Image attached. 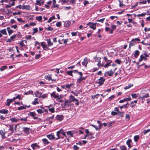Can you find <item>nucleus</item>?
Returning <instances> with one entry per match:
<instances>
[{"instance_id": "obj_58", "label": "nucleus", "mask_w": 150, "mask_h": 150, "mask_svg": "<svg viewBox=\"0 0 150 150\" xmlns=\"http://www.w3.org/2000/svg\"><path fill=\"white\" fill-rule=\"evenodd\" d=\"M115 62L119 64H120L121 62V61L119 59H117L116 60Z\"/></svg>"}, {"instance_id": "obj_29", "label": "nucleus", "mask_w": 150, "mask_h": 150, "mask_svg": "<svg viewBox=\"0 0 150 150\" xmlns=\"http://www.w3.org/2000/svg\"><path fill=\"white\" fill-rule=\"evenodd\" d=\"M139 50H137L135 51L134 54V56L135 57L137 58L139 54Z\"/></svg>"}, {"instance_id": "obj_23", "label": "nucleus", "mask_w": 150, "mask_h": 150, "mask_svg": "<svg viewBox=\"0 0 150 150\" xmlns=\"http://www.w3.org/2000/svg\"><path fill=\"white\" fill-rule=\"evenodd\" d=\"M131 142V139H129L126 142V144L128 146L129 148H130L132 146L130 144Z\"/></svg>"}, {"instance_id": "obj_37", "label": "nucleus", "mask_w": 150, "mask_h": 150, "mask_svg": "<svg viewBox=\"0 0 150 150\" xmlns=\"http://www.w3.org/2000/svg\"><path fill=\"white\" fill-rule=\"evenodd\" d=\"M106 73H107L109 76H111L113 75V72L111 70L109 71H107L106 72Z\"/></svg>"}, {"instance_id": "obj_31", "label": "nucleus", "mask_w": 150, "mask_h": 150, "mask_svg": "<svg viewBox=\"0 0 150 150\" xmlns=\"http://www.w3.org/2000/svg\"><path fill=\"white\" fill-rule=\"evenodd\" d=\"M8 112V110L6 109H2L0 110V113L3 114H7Z\"/></svg>"}, {"instance_id": "obj_12", "label": "nucleus", "mask_w": 150, "mask_h": 150, "mask_svg": "<svg viewBox=\"0 0 150 150\" xmlns=\"http://www.w3.org/2000/svg\"><path fill=\"white\" fill-rule=\"evenodd\" d=\"M30 130V128L27 127H23V131L27 135H28L29 134Z\"/></svg>"}, {"instance_id": "obj_6", "label": "nucleus", "mask_w": 150, "mask_h": 150, "mask_svg": "<svg viewBox=\"0 0 150 150\" xmlns=\"http://www.w3.org/2000/svg\"><path fill=\"white\" fill-rule=\"evenodd\" d=\"M31 146L33 150H35L36 149H39L40 146L37 144V143H35L31 145Z\"/></svg>"}, {"instance_id": "obj_44", "label": "nucleus", "mask_w": 150, "mask_h": 150, "mask_svg": "<svg viewBox=\"0 0 150 150\" xmlns=\"http://www.w3.org/2000/svg\"><path fill=\"white\" fill-rule=\"evenodd\" d=\"M120 149L121 150H127L126 147L125 145H122L120 147Z\"/></svg>"}, {"instance_id": "obj_22", "label": "nucleus", "mask_w": 150, "mask_h": 150, "mask_svg": "<svg viewBox=\"0 0 150 150\" xmlns=\"http://www.w3.org/2000/svg\"><path fill=\"white\" fill-rule=\"evenodd\" d=\"M112 62V61L110 60H108L107 61V63H106L104 65V67L105 68H106L108 66L111 65L110 64Z\"/></svg>"}, {"instance_id": "obj_18", "label": "nucleus", "mask_w": 150, "mask_h": 150, "mask_svg": "<svg viewBox=\"0 0 150 150\" xmlns=\"http://www.w3.org/2000/svg\"><path fill=\"white\" fill-rule=\"evenodd\" d=\"M57 119L59 121H61L64 118V116L62 115H57L56 117Z\"/></svg>"}, {"instance_id": "obj_43", "label": "nucleus", "mask_w": 150, "mask_h": 150, "mask_svg": "<svg viewBox=\"0 0 150 150\" xmlns=\"http://www.w3.org/2000/svg\"><path fill=\"white\" fill-rule=\"evenodd\" d=\"M72 71H66V73L67 74L69 75L73 76Z\"/></svg>"}, {"instance_id": "obj_20", "label": "nucleus", "mask_w": 150, "mask_h": 150, "mask_svg": "<svg viewBox=\"0 0 150 150\" xmlns=\"http://www.w3.org/2000/svg\"><path fill=\"white\" fill-rule=\"evenodd\" d=\"M42 141L43 143L45 145L48 144L50 143L48 140L46 138L42 139Z\"/></svg>"}, {"instance_id": "obj_51", "label": "nucleus", "mask_w": 150, "mask_h": 150, "mask_svg": "<svg viewBox=\"0 0 150 150\" xmlns=\"http://www.w3.org/2000/svg\"><path fill=\"white\" fill-rule=\"evenodd\" d=\"M150 132V129H148L147 130H144V134H146L147 133Z\"/></svg>"}, {"instance_id": "obj_28", "label": "nucleus", "mask_w": 150, "mask_h": 150, "mask_svg": "<svg viewBox=\"0 0 150 150\" xmlns=\"http://www.w3.org/2000/svg\"><path fill=\"white\" fill-rule=\"evenodd\" d=\"M48 46H51L53 45V43L51 41L50 39L46 40Z\"/></svg>"}, {"instance_id": "obj_11", "label": "nucleus", "mask_w": 150, "mask_h": 150, "mask_svg": "<svg viewBox=\"0 0 150 150\" xmlns=\"http://www.w3.org/2000/svg\"><path fill=\"white\" fill-rule=\"evenodd\" d=\"M45 78L47 80L49 81L51 80L52 82L56 81V79H52V78L51 75L49 74L45 76Z\"/></svg>"}, {"instance_id": "obj_25", "label": "nucleus", "mask_w": 150, "mask_h": 150, "mask_svg": "<svg viewBox=\"0 0 150 150\" xmlns=\"http://www.w3.org/2000/svg\"><path fill=\"white\" fill-rule=\"evenodd\" d=\"M13 101V100L12 99H8L7 100V103L6 104V105L7 106H8L10 105V104Z\"/></svg>"}, {"instance_id": "obj_46", "label": "nucleus", "mask_w": 150, "mask_h": 150, "mask_svg": "<svg viewBox=\"0 0 150 150\" xmlns=\"http://www.w3.org/2000/svg\"><path fill=\"white\" fill-rule=\"evenodd\" d=\"M139 138V137L138 135H136L134 136V139L135 142H137Z\"/></svg>"}, {"instance_id": "obj_4", "label": "nucleus", "mask_w": 150, "mask_h": 150, "mask_svg": "<svg viewBox=\"0 0 150 150\" xmlns=\"http://www.w3.org/2000/svg\"><path fill=\"white\" fill-rule=\"evenodd\" d=\"M97 23H93L92 22H89L87 24V25L89 26V27L93 29V30H95L96 28V25Z\"/></svg>"}, {"instance_id": "obj_34", "label": "nucleus", "mask_w": 150, "mask_h": 150, "mask_svg": "<svg viewBox=\"0 0 150 150\" xmlns=\"http://www.w3.org/2000/svg\"><path fill=\"white\" fill-rule=\"evenodd\" d=\"M39 103L38 99L37 98H35L34 99V101L32 102L33 104L36 105Z\"/></svg>"}, {"instance_id": "obj_24", "label": "nucleus", "mask_w": 150, "mask_h": 150, "mask_svg": "<svg viewBox=\"0 0 150 150\" xmlns=\"http://www.w3.org/2000/svg\"><path fill=\"white\" fill-rule=\"evenodd\" d=\"M116 28V26L115 25H113L112 26V29L110 30V33L112 34L113 33V31Z\"/></svg>"}, {"instance_id": "obj_9", "label": "nucleus", "mask_w": 150, "mask_h": 150, "mask_svg": "<svg viewBox=\"0 0 150 150\" xmlns=\"http://www.w3.org/2000/svg\"><path fill=\"white\" fill-rule=\"evenodd\" d=\"M6 132L5 131L4 129L3 130H0V134L1 135L2 139H5L6 138V137L5 136Z\"/></svg>"}, {"instance_id": "obj_26", "label": "nucleus", "mask_w": 150, "mask_h": 150, "mask_svg": "<svg viewBox=\"0 0 150 150\" xmlns=\"http://www.w3.org/2000/svg\"><path fill=\"white\" fill-rule=\"evenodd\" d=\"M7 29L8 33V35H10L13 33V30L11 29L9 27H7Z\"/></svg>"}, {"instance_id": "obj_27", "label": "nucleus", "mask_w": 150, "mask_h": 150, "mask_svg": "<svg viewBox=\"0 0 150 150\" xmlns=\"http://www.w3.org/2000/svg\"><path fill=\"white\" fill-rule=\"evenodd\" d=\"M0 33L4 35H7V33L5 29L0 30Z\"/></svg>"}, {"instance_id": "obj_3", "label": "nucleus", "mask_w": 150, "mask_h": 150, "mask_svg": "<svg viewBox=\"0 0 150 150\" xmlns=\"http://www.w3.org/2000/svg\"><path fill=\"white\" fill-rule=\"evenodd\" d=\"M79 74L80 75L79 78L77 79V81L78 83H80L82 81L85 80L86 78L82 76L83 74L81 72H79Z\"/></svg>"}, {"instance_id": "obj_52", "label": "nucleus", "mask_w": 150, "mask_h": 150, "mask_svg": "<svg viewBox=\"0 0 150 150\" xmlns=\"http://www.w3.org/2000/svg\"><path fill=\"white\" fill-rule=\"evenodd\" d=\"M53 28L51 27V26H49V27H48L47 28H46V29H45V30H47L48 31H49V30H53Z\"/></svg>"}, {"instance_id": "obj_61", "label": "nucleus", "mask_w": 150, "mask_h": 150, "mask_svg": "<svg viewBox=\"0 0 150 150\" xmlns=\"http://www.w3.org/2000/svg\"><path fill=\"white\" fill-rule=\"evenodd\" d=\"M23 42V40H22L19 42V44L22 46H25L26 45L24 44Z\"/></svg>"}, {"instance_id": "obj_45", "label": "nucleus", "mask_w": 150, "mask_h": 150, "mask_svg": "<svg viewBox=\"0 0 150 150\" xmlns=\"http://www.w3.org/2000/svg\"><path fill=\"white\" fill-rule=\"evenodd\" d=\"M73 85V84L71 83L70 84H67L65 86V87L68 89H70L71 87Z\"/></svg>"}, {"instance_id": "obj_59", "label": "nucleus", "mask_w": 150, "mask_h": 150, "mask_svg": "<svg viewBox=\"0 0 150 150\" xmlns=\"http://www.w3.org/2000/svg\"><path fill=\"white\" fill-rule=\"evenodd\" d=\"M41 55L40 54H38L36 55L35 57V59H38L41 57Z\"/></svg>"}, {"instance_id": "obj_13", "label": "nucleus", "mask_w": 150, "mask_h": 150, "mask_svg": "<svg viewBox=\"0 0 150 150\" xmlns=\"http://www.w3.org/2000/svg\"><path fill=\"white\" fill-rule=\"evenodd\" d=\"M46 136L50 140H52L55 139L54 135L52 133L47 135Z\"/></svg>"}, {"instance_id": "obj_32", "label": "nucleus", "mask_w": 150, "mask_h": 150, "mask_svg": "<svg viewBox=\"0 0 150 150\" xmlns=\"http://www.w3.org/2000/svg\"><path fill=\"white\" fill-rule=\"evenodd\" d=\"M18 119H17L15 117H12L10 119V120L12 122H17L18 121Z\"/></svg>"}, {"instance_id": "obj_2", "label": "nucleus", "mask_w": 150, "mask_h": 150, "mask_svg": "<svg viewBox=\"0 0 150 150\" xmlns=\"http://www.w3.org/2000/svg\"><path fill=\"white\" fill-rule=\"evenodd\" d=\"M62 130H63L62 129H61L60 130L58 131L57 132L56 135L58 137L55 139L56 140H58L61 138V137H60V134H62L65 137H66V136L65 134V132H62Z\"/></svg>"}, {"instance_id": "obj_8", "label": "nucleus", "mask_w": 150, "mask_h": 150, "mask_svg": "<svg viewBox=\"0 0 150 150\" xmlns=\"http://www.w3.org/2000/svg\"><path fill=\"white\" fill-rule=\"evenodd\" d=\"M41 46L42 47L43 50H47L50 49L46 45V43L45 42H41Z\"/></svg>"}, {"instance_id": "obj_64", "label": "nucleus", "mask_w": 150, "mask_h": 150, "mask_svg": "<svg viewBox=\"0 0 150 150\" xmlns=\"http://www.w3.org/2000/svg\"><path fill=\"white\" fill-rule=\"evenodd\" d=\"M74 150H78L79 147L76 145H74L73 146Z\"/></svg>"}, {"instance_id": "obj_47", "label": "nucleus", "mask_w": 150, "mask_h": 150, "mask_svg": "<svg viewBox=\"0 0 150 150\" xmlns=\"http://www.w3.org/2000/svg\"><path fill=\"white\" fill-rule=\"evenodd\" d=\"M9 129H8L9 131H11V132H13V125H9Z\"/></svg>"}, {"instance_id": "obj_49", "label": "nucleus", "mask_w": 150, "mask_h": 150, "mask_svg": "<svg viewBox=\"0 0 150 150\" xmlns=\"http://www.w3.org/2000/svg\"><path fill=\"white\" fill-rule=\"evenodd\" d=\"M33 34H34L37 33L38 31V29L37 28H35L33 29Z\"/></svg>"}, {"instance_id": "obj_50", "label": "nucleus", "mask_w": 150, "mask_h": 150, "mask_svg": "<svg viewBox=\"0 0 150 150\" xmlns=\"http://www.w3.org/2000/svg\"><path fill=\"white\" fill-rule=\"evenodd\" d=\"M48 110L49 111L52 113L54 112V108H49Z\"/></svg>"}, {"instance_id": "obj_56", "label": "nucleus", "mask_w": 150, "mask_h": 150, "mask_svg": "<svg viewBox=\"0 0 150 150\" xmlns=\"http://www.w3.org/2000/svg\"><path fill=\"white\" fill-rule=\"evenodd\" d=\"M118 114V112H116L115 111H112L111 112V114L113 115V116H115L116 115H117Z\"/></svg>"}, {"instance_id": "obj_5", "label": "nucleus", "mask_w": 150, "mask_h": 150, "mask_svg": "<svg viewBox=\"0 0 150 150\" xmlns=\"http://www.w3.org/2000/svg\"><path fill=\"white\" fill-rule=\"evenodd\" d=\"M105 81V79L103 77H100L99 79L97 80V83H98L99 86H100L102 85L104 83Z\"/></svg>"}, {"instance_id": "obj_7", "label": "nucleus", "mask_w": 150, "mask_h": 150, "mask_svg": "<svg viewBox=\"0 0 150 150\" xmlns=\"http://www.w3.org/2000/svg\"><path fill=\"white\" fill-rule=\"evenodd\" d=\"M35 5L42 6L44 3V0H37L36 1Z\"/></svg>"}, {"instance_id": "obj_41", "label": "nucleus", "mask_w": 150, "mask_h": 150, "mask_svg": "<svg viewBox=\"0 0 150 150\" xmlns=\"http://www.w3.org/2000/svg\"><path fill=\"white\" fill-rule=\"evenodd\" d=\"M143 59H145L146 58H144V55H143L142 54L141 55V56H140V57L139 60V62H141L142 61V60H143Z\"/></svg>"}, {"instance_id": "obj_19", "label": "nucleus", "mask_w": 150, "mask_h": 150, "mask_svg": "<svg viewBox=\"0 0 150 150\" xmlns=\"http://www.w3.org/2000/svg\"><path fill=\"white\" fill-rule=\"evenodd\" d=\"M72 102V101L70 100H69L65 101L64 103L63 104L64 105V107H66V106H68L70 105V104Z\"/></svg>"}, {"instance_id": "obj_36", "label": "nucleus", "mask_w": 150, "mask_h": 150, "mask_svg": "<svg viewBox=\"0 0 150 150\" xmlns=\"http://www.w3.org/2000/svg\"><path fill=\"white\" fill-rule=\"evenodd\" d=\"M133 86V85L130 83H129L128 84V85L127 86H125L124 89L125 90L127 89H129V88L131 87L132 86Z\"/></svg>"}, {"instance_id": "obj_1", "label": "nucleus", "mask_w": 150, "mask_h": 150, "mask_svg": "<svg viewBox=\"0 0 150 150\" xmlns=\"http://www.w3.org/2000/svg\"><path fill=\"white\" fill-rule=\"evenodd\" d=\"M50 95L52 97H53L54 98L57 99V100L61 98L62 96L61 95L59 96L58 93H56L55 91H54L51 93Z\"/></svg>"}, {"instance_id": "obj_10", "label": "nucleus", "mask_w": 150, "mask_h": 150, "mask_svg": "<svg viewBox=\"0 0 150 150\" xmlns=\"http://www.w3.org/2000/svg\"><path fill=\"white\" fill-rule=\"evenodd\" d=\"M28 115L33 117L34 119H37L38 118V117L35 116L37 115L35 112H30L28 114Z\"/></svg>"}, {"instance_id": "obj_57", "label": "nucleus", "mask_w": 150, "mask_h": 150, "mask_svg": "<svg viewBox=\"0 0 150 150\" xmlns=\"http://www.w3.org/2000/svg\"><path fill=\"white\" fill-rule=\"evenodd\" d=\"M37 111L38 113L41 114L43 112V111L41 109H38Z\"/></svg>"}, {"instance_id": "obj_42", "label": "nucleus", "mask_w": 150, "mask_h": 150, "mask_svg": "<svg viewBox=\"0 0 150 150\" xmlns=\"http://www.w3.org/2000/svg\"><path fill=\"white\" fill-rule=\"evenodd\" d=\"M42 17L41 16H37L36 17V20L40 22L42 21Z\"/></svg>"}, {"instance_id": "obj_54", "label": "nucleus", "mask_w": 150, "mask_h": 150, "mask_svg": "<svg viewBox=\"0 0 150 150\" xmlns=\"http://www.w3.org/2000/svg\"><path fill=\"white\" fill-rule=\"evenodd\" d=\"M61 25H62V23H61V22H60V21L57 22L56 24V26L58 27L61 26Z\"/></svg>"}, {"instance_id": "obj_17", "label": "nucleus", "mask_w": 150, "mask_h": 150, "mask_svg": "<svg viewBox=\"0 0 150 150\" xmlns=\"http://www.w3.org/2000/svg\"><path fill=\"white\" fill-rule=\"evenodd\" d=\"M88 63L87 59V57H86L83 59V61L82 62V65L86 67H87V64Z\"/></svg>"}, {"instance_id": "obj_60", "label": "nucleus", "mask_w": 150, "mask_h": 150, "mask_svg": "<svg viewBox=\"0 0 150 150\" xmlns=\"http://www.w3.org/2000/svg\"><path fill=\"white\" fill-rule=\"evenodd\" d=\"M33 92L32 91H28V92H25V95H28V94H33Z\"/></svg>"}, {"instance_id": "obj_15", "label": "nucleus", "mask_w": 150, "mask_h": 150, "mask_svg": "<svg viewBox=\"0 0 150 150\" xmlns=\"http://www.w3.org/2000/svg\"><path fill=\"white\" fill-rule=\"evenodd\" d=\"M67 135L69 136L70 137H73V134H75V132L74 131H68L67 132Z\"/></svg>"}, {"instance_id": "obj_40", "label": "nucleus", "mask_w": 150, "mask_h": 150, "mask_svg": "<svg viewBox=\"0 0 150 150\" xmlns=\"http://www.w3.org/2000/svg\"><path fill=\"white\" fill-rule=\"evenodd\" d=\"M7 69V66H3L1 67L0 68V69L1 71H3L5 69Z\"/></svg>"}, {"instance_id": "obj_55", "label": "nucleus", "mask_w": 150, "mask_h": 150, "mask_svg": "<svg viewBox=\"0 0 150 150\" xmlns=\"http://www.w3.org/2000/svg\"><path fill=\"white\" fill-rule=\"evenodd\" d=\"M105 19V18H103L101 19H100L99 20H97V21L100 22H101L102 23H103L104 21V20Z\"/></svg>"}, {"instance_id": "obj_30", "label": "nucleus", "mask_w": 150, "mask_h": 150, "mask_svg": "<svg viewBox=\"0 0 150 150\" xmlns=\"http://www.w3.org/2000/svg\"><path fill=\"white\" fill-rule=\"evenodd\" d=\"M36 97L40 98L41 97V94L39 91H37L34 93Z\"/></svg>"}, {"instance_id": "obj_62", "label": "nucleus", "mask_w": 150, "mask_h": 150, "mask_svg": "<svg viewBox=\"0 0 150 150\" xmlns=\"http://www.w3.org/2000/svg\"><path fill=\"white\" fill-rule=\"evenodd\" d=\"M140 41V40L139 38H135V39H132L131 40V41L132 42L134 41Z\"/></svg>"}, {"instance_id": "obj_53", "label": "nucleus", "mask_w": 150, "mask_h": 150, "mask_svg": "<svg viewBox=\"0 0 150 150\" xmlns=\"http://www.w3.org/2000/svg\"><path fill=\"white\" fill-rule=\"evenodd\" d=\"M70 97L71 99V100L72 101H74L75 100V99H76V98H75L72 95H71Z\"/></svg>"}, {"instance_id": "obj_33", "label": "nucleus", "mask_w": 150, "mask_h": 150, "mask_svg": "<svg viewBox=\"0 0 150 150\" xmlns=\"http://www.w3.org/2000/svg\"><path fill=\"white\" fill-rule=\"evenodd\" d=\"M53 1V4L52 6L54 8L58 7L59 6L58 5L56 4V0H52Z\"/></svg>"}, {"instance_id": "obj_39", "label": "nucleus", "mask_w": 150, "mask_h": 150, "mask_svg": "<svg viewBox=\"0 0 150 150\" xmlns=\"http://www.w3.org/2000/svg\"><path fill=\"white\" fill-rule=\"evenodd\" d=\"M55 19V17L54 16H53L52 17H50L49 20L47 21V22L48 23H50L52 21V20Z\"/></svg>"}, {"instance_id": "obj_14", "label": "nucleus", "mask_w": 150, "mask_h": 150, "mask_svg": "<svg viewBox=\"0 0 150 150\" xmlns=\"http://www.w3.org/2000/svg\"><path fill=\"white\" fill-rule=\"evenodd\" d=\"M17 34H15L11 36L10 38L7 40V42H11L14 39H15L16 37Z\"/></svg>"}, {"instance_id": "obj_48", "label": "nucleus", "mask_w": 150, "mask_h": 150, "mask_svg": "<svg viewBox=\"0 0 150 150\" xmlns=\"http://www.w3.org/2000/svg\"><path fill=\"white\" fill-rule=\"evenodd\" d=\"M94 59L96 61L98 62L100 61V58L99 57H96L94 58Z\"/></svg>"}, {"instance_id": "obj_35", "label": "nucleus", "mask_w": 150, "mask_h": 150, "mask_svg": "<svg viewBox=\"0 0 150 150\" xmlns=\"http://www.w3.org/2000/svg\"><path fill=\"white\" fill-rule=\"evenodd\" d=\"M26 105H24L23 106H21L18 108V110H21L23 109H26Z\"/></svg>"}, {"instance_id": "obj_38", "label": "nucleus", "mask_w": 150, "mask_h": 150, "mask_svg": "<svg viewBox=\"0 0 150 150\" xmlns=\"http://www.w3.org/2000/svg\"><path fill=\"white\" fill-rule=\"evenodd\" d=\"M70 23L69 22L66 21L64 23V26L66 27H68L70 25Z\"/></svg>"}, {"instance_id": "obj_16", "label": "nucleus", "mask_w": 150, "mask_h": 150, "mask_svg": "<svg viewBox=\"0 0 150 150\" xmlns=\"http://www.w3.org/2000/svg\"><path fill=\"white\" fill-rule=\"evenodd\" d=\"M149 97V94L148 93H146L145 95H143L142 96H139V98L142 99V103H143V102H144V100H143V99L145 98H146Z\"/></svg>"}, {"instance_id": "obj_63", "label": "nucleus", "mask_w": 150, "mask_h": 150, "mask_svg": "<svg viewBox=\"0 0 150 150\" xmlns=\"http://www.w3.org/2000/svg\"><path fill=\"white\" fill-rule=\"evenodd\" d=\"M114 110L115 112H118V113L120 112V111L118 109V108H117V107L115 108Z\"/></svg>"}, {"instance_id": "obj_21", "label": "nucleus", "mask_w": 150, "mask_h": 150, "mask_svg": "<svg viewBox=\"0 0 150 150\" xmlns=\"http://www.w3.org/2000/svg\"><path fill=\"white\" fill-rule=\"evenodd\" d=\"M31 7L29 5H23V10H30L31 9Z\"/></svg>"}]
</instances>
